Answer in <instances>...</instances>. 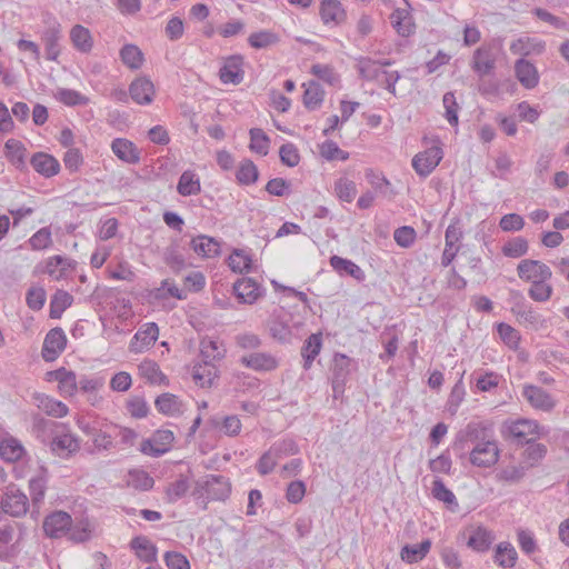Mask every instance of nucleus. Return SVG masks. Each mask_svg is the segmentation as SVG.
Listing matches in <instances>:
<instances>
[{
  "mask_svg": "<svg viewBox=\"0 0 569 569\" xmlns=\"http://www.w3.org/2000/svg\"><path fill=\"white\" fill-rule=\"evenodd\" d=\"M357 369V362L345 353H336L331 366V387L333 398L338 399L345 392L350 373Z\"/></svg>",
  "mask_w": 569,
  "mask_h": 569,
  "instance_id": "nucleus-1",
  "label": "nucleus"
},
{
  "mask_svg": "<svg viewBox=\"0 0 569 569\" xmlns=\"http://www.w3.org/2000/svg\"><path fill=\"white\" fill-rule=\"evenodd\" d=\"M28 497L13 483L6 487L0 500V508L4 513L19 518L28 511Z\"/></svg>",
  "mask_w": 569,
  "mask_h": 569,
  "instance_id": "nucleus-2",
  "label": "nucleus"
},
{
  "mask_svg": "<svg viewBox=\"0 0 569 569\" xmlns=\"http://www.w3.org/2000/svg\"><path fill=\"white\" fill-rule=\"evenodd\" d=\"M48 446L52 453L60 458H69L80 450V441L73 436L66 425L56 432Z\"/></svg>",
  "mask_w": 569,
  "mask_h": 569,
  "instance_id": "nucleus-3",
  "label": "nucleus"
},
{
  "mask_svg": "<svg viewBox=\"0 0 569 569\" xmlns=\"http://www.w3.org/2000/svg\"><path fill=\"white\" fill-rule=\"evenodd\" d=\"M173 440L174 436L171 430H157L151 438L141 442L140 451L157 458L170 450Z\"/></svg>",
  "mask_w": 569,
  "mask_h": 569,
  "instance_id": "nucleus-4",
  "label": "nucleus"
},
{
  "mask_svg": "<svg viewBox=\"0 0 569 569\" xmlns=\"http://www.w3.org/2000/svg\"><path fill=\"white\" fill-rule=\"evenodd\" d=\"M518 277L527 282L550 280L552 277L551 269L543 262L532 259H523L517 266Z\"/></svg>",
  "mask_w": 569,
  "mask_h": 569,
  "instance_id": "nucleus-5",
  "label": "nucleus"
},
{
  "mask_svg": "<svg viewBox=\"0 0 569 569\" xmlns=\"http://www.w3.org/2000/svg\"><path fill=\"white\" fill-rule=\"evenodd\" d=\"M44 23L46 28L41 33V40L46 48L47 59L56 61L60 54L61 24L51 17Z\"/></svg>",
  "mask_w": 569,
  "mask_h": 569,
  "instance_id": "nucleus-6",
  "label": "nucleus"
},
{
  "mask_svg": "<svg viewBox=\"0 0 569 569\" xmlns=\"http://www.w3.org/2000/svg\"><path fill=\"white\" fill-rule=\"evenodd\" d=\"M442 149L433 146L412 159V167L420 177L429 176L442 159Z\"/></svg>",
  "mask_w": 569,
  "mask_h": 569,
  "instance_id": "nucleus-7",
  "label": "nucleus"
},
{
  "mask_svg": "<svg viewBox=\"0 0 569 569\" xmlns=\"http://www.w3.org/2000/svg\"><path fill=\"white\" fill-rule=\"evenodd\" d=\"M67 345V337L64 331L57 327L51 329L44 338L42 346V358L47 362L54 361L59 355L64 350Z\"/></svg>",
  "mask_w": 569,
  "mask_h": 569,
  "instance_id": "nucleus-8",
  "label": "nucleus"
},
{
  "mask_svg": "<svg viewBox=\"0 0 569 569\" xmlns=\"http://www.w3.org/2000/svg\"><path fill=\"white\" fill-rule=\"evenodd\" d=\"M72 526L71 516L66 511H54L43 520V531L50 538H60L70 530Z\"/></svg>",
  "mask_w": 569,
  "mask_h": 569,
  "instance_id": "nucleus-9",
  "label": "nucleus"
},
{
  "mask_svg": "<svg viewBox=\"0 0 569 569\" xmlns=\"http://www.w3.org/2000/svg\"><path fill=\"white\" fill-rule=\"evenodd\" d=\"M498 458L499 450L495 441L478 442L470 452V461L477 467H491L498 461Z\"/></svg>",
  "mask_w": 569,
  "mask_h": 569,
  "instance_id": "nucleus-10",
  "label": "nucleus"
},
{
  "mask_svg": "<svg viewBox=\"0 0 569 569\" xmlns=\"http://www.w3.org/2000/svg\"><path fill=\"white\" fill-rule=\"evenodd\" d=\"M508 432L518 443H530L539 436V426L533 420L520 419L508 426Z\"/></svg>",
  "mask_w": 569,
  "mask_h": 569,
  "instance_id": "nucleus-11",
  "label": "nucleus"
},
{
  "mask_svg": "<svg viewBox=\"0 0 569 569\" xmlns=\"http://www.w3.org/2000/svg\"><path fill=\"white\" fill-rule=\"evenodd\" d=\"M522 396L533 408L542 411H551L556 406L553 398L538 386H526Z\"/></svg>",
  "mask_w": 569,
  "mask_h": 569,
  "instance_id": "nucleus-12",
  "label": "nucleus"
},
{
  "mask_svg": "<svg viewBox=\"0 0 569 569\" xmlns=\"http://www.w3.org/2000/svg\"><path fill=\"white\" fill-rule=\"evenodd\" d=\"M291 316L286 312L282 308L274 310L270 320L269 329L271 336L281 341L287 342L290 340L292 332L289 326Z\"/></svg>",
  "mask_w": 569,
  "mask_h": 569,
  "instance_id": "nucleus-13",
  "label": "nucleus"
},
{
  "mask_svg": "<svg viewBox=\"0 0 569 569\" xmlns=\"http://www.w3.org/2000/svg\"><path fill=\"white\" fill-rule=\"evenodd\" d=\"M243 60L241 56H231L226 59L219 70L220 80L223 83L239 84L243 80Z\"/></svg>",
  "mask_w": 569,
  "mask_h": 569,
  "instance_id": "nucleus-14",
  "label": "nucleus"
},
{
  "mask_svg": "<svg viewBox=\"0 0 569 569\" xmlns=\"http://www.w3.org/2000/svg\"><path fill=\"white\" fill-rule=\"evenodd\" d=\"M496 64L495 53L490 46H481L475 52L472 57V69L480 77L489 74Z\"/></svg>",
  "mask_w": 569,
  "mask_h": 569,
  "instance_id": "nucleus-15",
  "label": "nucleus"
},
{
  "mask_svg": "<svg viewBox=\"0 0 569 569\" xmlns=\"http://www.w3.org/2000/svg\"><path fill=\"white\" fill-rule=\"evenodd\" d=\"M129 94L139 104L151 103L154 94L152 81L146 77L134 79L129 87Z\"/></svg>",
  "mask_w": 569,
  "mask_h": 569,
  "instance_id": "nucleus-16",
  "label": "nucleus"
},
{
  "mask_svg": "<svg viewBox=\"0 0 569 569\" xmlns=\"http://www.w3.org/2000/svg\"><path fill=\"white\" fill-rule=\"evenodd\" d=\"M62 423L43 418L40 415L32 416V431L43 445H48Z\"/></svg>",
  "mask_w": 569,
  "mask_h": 569,
  "instance_id": "nucleus-17",
  "label": "nucleus"
},
{
  "mask_svg": "<svg viewBox=\"0 0 569 569\" xmlns=\"http://www.w3.org/2000/svg\"><path fill=\"white\" fill-rule=\"evenodd\" d=\"M233 292L242 303H253L262 293L260 286L251 278L236 281Z\"/></svg>",
  "mask_w": 569,
  "mask_h": 569,
  "instance_id": "nucleus-18",
  "label": "nucleus"
},
{
  "mask_svg": "<svg viewBox=\"0 0 569 569\" xmlns=\"http://www.w3.org/2000/svg\"><path fill=\"white\" fill-rule=\"evenodd\" d=\"M204 490L209 499L224 500L229 497L231 486L223 476L210 475L204 482Z\"/></svg>",
  "mask_w": 569,
  "mask_h": 569,
  "instance_id": "nucleus-19",
  "label": "nucleus"
},
{
  "mask_svg": "<svg viewBox=\"0 0 569 569\" xmlns=\"http://www.w3.org/2000/svg\"><path fill=\"white\" fill-rule=\"evenodd\" d=\"M30 163L38 173L46 178L56 176L60 170L59 161L53 156L44 152L34 153Z\"/></svg>",
  "mask_w": 569,
  "mask_h": 569,
  "instance_id": "nucleus-20",
  "label": "nucleus"
},
{
  "mask_svg": "<svg viewBox=\"0 0 569 569\" xmlns=\"http://www.w3.org/2000/svg\"><path fill=\"white\" fill-rule=\"evenodd\" d=\"M515 72L519 82L526 89L535 88L539 82V76L536 67L525 59H519L515 64Z\"/></svg>",
  "mask_w": 569,
  "mask_h": 569,
  "instance_id": "nucleus-21",
  "label": "nucleus"
},
{
  "mask_svg": "<svg viewBox=\"0 0 569 569\" xmlns=\"http://www.w3.org/2000/svg\"><path fill=\"white\" fill-rule=\"evenodd\" d=\"M111 149L124 162L134 164L140 161V151L130 140L117 138L112 141Z\"/></svg>",
  "mask_w": 569,
  "mask_h": 569,
  "instance_id": "nucleus-22",
  "label": "nucleus"
},
{
  "mask_svg": "<svg viewBox=\"0 0 569 569\" xmlns=\"http://www.w3.org/2000/svg\"><path fill=\"white\" fill-rule=\"evenodd\" d=\"M203 363L193 367L192 378L197 385L202 388L211 387L213 380L218 377V370L212 360L202 359Z\"/></svg>",
  "mask_w": 569,
  "mask_h": 569,
  "instance_id": "nucleus-23",
  "label": "nucleus"
},
{
  "mask_svg": "<svg viewBox=\"0 0 569 569\" xmlns=\"http://www.w3.org/2000/svg\"><path fill=\"white\" fill-rule=\"evenodd\" d=\"M320 16L325 24L341 23L346 19V11L339 0H322Z\"/></svg>",
  "mask_w": 569,
  "mask_h": 569,
  "instance_id": "nucleus-24",
  "label": "nucleus"
},
{
  "mask_svg": "<svg viewBox=\"0 0 569 569\" xmlns=\"http://www.w3.org/2000/svg\"><path fill=\"white\" fill-rule=\"evenodd\" d=\"M131 549L136 551L137 557L148 563L157 560V547L143 536L133 538L130 542Z\"/></svg>",
  "mask_w": 569,
  "mask_h": 569,
  "instance_id": "nucleus-25",
  "label": "nucleus"
},
{
  "mask_svg": "<svg viewBox=\"0 0 569 569\" xmlns=\"http://www.w3.org/2000/svg\"><path fill=\"white\" fill-rule=\"evenodd\" d=\"M241 362L244 366H247L248 368H251V369L258 370V371L273 370L278 366V361L274 357H272L269 353H262V352H254L247 357H242Z\"/></svg>",
  "mask_w": 569,
  "mask_h": 569,
  "instance_id": "nucleus-26",
  "label": "nucleus"
},
{
  "mask_svg": "<svg viewBox=\"0 0 569 569\" xmlns=\"http://www.w3.org/2000/svg\"><path fill=\"white\" fill-rule=\"evenodd\" d=\"M26 148L16 139H9L4 144V156L17 169L26 168Z\"/></svg>",
  "mask_w": 569,
  "mask_h": 569,
  "instance_id": "nucleus-27",
  "label": "nucleus"
},
{
  "mask_svg": "<svg viewBox=\"0 0 569 569\" xmlns=\"http://www.w3.org/2000/svg\"><path fill=\"white\" fill-rule=\"evenodd\" d=\"M322 347V336L321 333H312L309 336L306 341L303 342V346L301 348V356L305 360L303 368L308 370L315 358L319 355Z\"/></svg>",
  "mask_w": 569,
  "mask_h": 569,
  "instance_id": "nucleus-28",
  "label": "nucleus"
},
{
  "mask_svg": "<svg viewBox=\"0 0 569 569\" xmlns=\"http://www.w3.org/2000/svg\"><path fill=\"white\" fill-rule=\"evenodd\" d=\"M330 264L340 274H348L358 281L365 280L363 270L351 260L341 258L339 256H332L330 258Z\"/></svg>",
  "mask_w": 569,
  "mask_h": 569,
  "instance_id": "nucleus-29",
  "label": "nucleus"
},
{
  "mask_svg": "<svg viewBox=\"0 0 569 569\" xmlns=\"http://www.w3.org/2000/svg\"><path fill=\"white\" fill-rule=\"evenodd\" d=\"M431 548L429 539L422 540L418 545H406L402 547L400 556L401 559L408 563H415L423 559Z\"/></svg>",
  "mask_w": 569,
  "mask_h": 569,
  "instance_id": "nucleus-30",
  "label": "nucleus"
},
{
  "mask_svg": "<svg viewBox=\"0 0 569 569\" xmlns=\"http://www.w3.org/2000/svg\"><path fill=\"white\" fill-rule=\"evenodd\" d=\"M177 191L183 197L200 193L201 184L197 174L190 170L182 172L177 184Z\"/></svg>",
  "mask_w": 569,
  "mask_h": 569,
  "instance_id": "nucleus-31",
  "label": "nucleus"
},
{
  "mask_svg": "<svg viewBox=\"0 0 569 569\" xmlns=\"http://www.w3.org/2000/svg\"><path fill=\"white\" fill-rule=\"evenodd\" d=\"M70 39L73 47L80 52L87 53L92 49L93 41L89 29L76 24L70 31Z\"/></svg>",
  "mask_w": 569,
  "mask_h": 569,
  "instance_id": "nucleus-32",
  "label": "nucleus"
},
{
  "mask_svg": "<svg viewBox=\"0 0 569 569\" xmlns=\"http://www.w3.org/2000/svg\"><path fill=\"white\" fill-rule=\"evenodd\" d=\"M191 247L196 253L203 257H214L220 253V243L208 236H198L192 239Z\"/></svg>",
  "mask_w": 569,
  "mask_h": 569,
  "instance_id": "nucleus-33",
  "label": "nucleus"
},
{
  "mask_svg": "<svg viewBox=\"0 0 569 569\" xmlns=\"http://www.w3.org/2000/svg\"><path fill=\"white\" fill-rule=\"evenodd\" d=\"M390 22L398 34L409 37L413 30V23L408 11L405 9H396L390 14Z\"/></svg>",
  "mask_w": 569,
  "mask_h": 569,
  "instance_id": "nucleus-34",
  "label": "nucleus"
},
{
  "mask_svg": "<svg viewBox=\"0 0 569 569\" xmlns=\"http://www.w3.org/2000/svg\"><path fill=\"white\" fill-rule=\"evenodd\" d=\"M518 559V553L510 542H500L495 552V562L502 568H512Z\"/></svg>",
  "mask_w": 569,
  "mask_h": 569,
  "instance_id": "nucleus-35",
  "label": "nucleus"
},
{
  "mask_svg": "<svg viewBox=\"0 0 569 569\" xmlns=\"http://www.w3.org/2000/svg\"><path fill=\"white\" fill-rule=\"evenodd\" d=\"M323 97L325 91L321 86L316 81H310L303 92V104L309 110H316L321 106Z\"/></svg>",
  "mask_w": 569,
  "mask_h": 569,
  "instance_id": "nucleus-36",
  "label": "nucleus"
},
{
  "mask_svg": "<svg viewBox=\"0 0 569 569\" xmlns=\"http://www.w3.org/2000/svg\"><path fill=\"white\" fill-rule=\"evenodd\" d=\"M258 178L259 171L257 166L250 159L242 160L236 172L238 183L243 186L253 184L258 181Z\"/></svg>",
  "mask_w": 569,
  "mask_h": 569,
  "instance_id": "nucleus-37",
  "label": "nucleus"
},
{
  "mask_svg": "<svg viewBox=\"0 0 569 569\" xmlns=\"http://www.w3.org/2000/svg\"><path fill=\"white\" fill-rule=\"evenodd\" d=\"M432 497L447 505L450 510L458 508V501L451 490H449L440 478L433 480Z\"/></svg>",
  "mask_w": 569,
  "mask_h": 569,
  "instance_id": "nucleus-38",
  "label": "nucleus"
},
{
  "mask_svg": "<svg viewBox=\"0 0 569 569\" xmlns=\"http://www.w3.org/2000/svg\"><path fill=\"white\" fill-rule=\"evenodd\" d=\"M73 298L70 293L63 290H58L50 301V318H61L63 311L71 306Z\"/></svg>",
  "mask_w": 569,
  "mask_h": 569,
  "instance_id": "nucleus-39",
  "label": "nucleus"
},
{
  "mask_svg": "<svg viewBox=\"0 0 569 569\" xmlns=\"http://www.w3.org/2000/svg\"><path fill=\"white\" fill-rule=\"evenodd\" d=\"M157 410L167 416H173L181 411L180 401L176 395L162 393L154 401Z\"/></svg>",
  "mask_w": 569,
  "mask_h": 569,
  "instance_id": "nucleus-40",
  "label": "nucleus"
},
{
  "mask_svg": "<svg viewBox=\"0 0 569 569\" xmlns=\"http://www.w3.org/2000/svg\"><path fill=\"white\" fill-rule=\"evenodd\" d=\"M23 452L21 443L13 438L4 439L0 443V457L7 462H16L22 457Z\"/></svg>",
  "mask_w": 569,
  "mask_h": 569,
  "instance_id": "nucleus-41",
  "label": "nucleus"
},
{
  "mask_svg": "<svg viewBox=\"0 0 569 569\" xmlns=\"http://www.w3.org/2000/svg\"><path fill=\"white\" fill-rule=\"evenodd\" d=\"M121 61L130 69L137 70L143 63V53L134 44H126L120 50Z\"/></svg>",
  "mask_w": 569,
  "mask_h": 569,
  "instance_id": "nucleus-42",
  "label": "nucleus"
},
{
  "mask_svg": "<svg viewBox=\"0 0 569 569\" xmlns=\"http://www.w3.org/2000/svg\"><path fill=\"white\" fill-rule=\"evenodd\" d=\"M249 44L254 49H266L279 42V36L270 30L253 32L248 38Z\"/></svg>",
  "mask_w": 569,
  "mask_h": 569,
  "instance_id": "nucleus-43",
  "label": "nucleus"
},
{
  "mask_svg": "<svg viewBox=\"0 0 569 569\" xmlns=\"http://www.w3.org/2000/svg\"><path fill=\"white\" fill-rule=\"evenodd\" d=\"M139 371L152 385L167 382V377L160 371L159 366L151 360L142 361L139 365Z\"/></svg>",
  "mask_w": 569,
  "mask_h": 569,
  "instance_id": "nucleus-44",
  "label": "nucleus"
},
{
  "mask_svg": "<svg viewBox=\"0 0 569 569\" xmlns=\"http://www.w3.org/2000/svg\"><path fill=\"white\" fill-rule=\"evenodd\" d=\"M492 542L491 533L485 528H477L468 539V546L476 551H486Z\"/></svg>",
  "mask_w": 569,
  "mask_h": 569,
  "instance_id": "nucleus-45",
  "label": "nucleus"
},
{
  "mask_svg": "<svg viewBox=\"0 0 569 569\" xmlns=\"http://www.w3.org/2000/svg\"><path fill=\"white\" fill-rule=\"evenodd\" d=\"M528 241L523 237H516L507 241L501 251L508 258H520L528 252Z\"/></svg>",
  "mask_w": 569,
  "mask_h": 569,
  "instance_id": "nucleus-46",
  "label": "nucleus"
},
{
  "mask_svg": "<svg viewBox=\"0 0 569 569\" xmlns=\"http://www.w3.org/2000/svg\"><path fill=\"white\" fill-rule=\"evenodd\" d=\"M552 286L548 280L533 281L528 290L529 297L537 302H546L552 296Z\"/></svg>",
  "mask_w": 569,
  "mask_h": 569,
  "instance_id": "nucleus-47",
  "label": "nucleus"
},
{
  "mask_svg": "<svg viewBox=\"0 0 569 569\" xmlns=\"http://www.w3.org/2000/svg\"><path fill=\"white\" fill-rule=\"evenodd\" d=\"M250 149L261 156H266L269 151V138L262 129L252 128L250 130Z\"/></svg>",
  "mask_w": 569,
  "mask_h": 569,
  "instance_id": "nucleus-48",
  "label": "nucleus"
},
{
  "mask_svg": "<svg viewBox=\"0 0 569 569\" xmlns=\"http://www.w3.org/2000/svg\"><path fill=\"white\" fill-rule=\"evenodd\" d=\"M480 433L481 431L477 428V426L469 423L466 430L458 432L453 443V450L463 451L466 449V443H473L479 440Z\"/></svg>",
  "mask_w": 569,
  "mask_h": 569,
  "instance_id": "nucleus-49",
  "label": "nucleus"
},
{
  "mask_svg": "<svg viewBox=\"0 0 569 569\" xmlns=\"http://www.w3.org/2000/svg\"><path fill=\"white\" fill-rule=\"evenodd\" d=\"M335 191L341 201L351 202L357 193L356 183L347 178H340L335 183Z\"/></svg>",
  "mask_w": 569,
  "mask_h": 569,
  "instance_id": "nucleus-50",
  "label": "nucleus"
},
{
  "mask_svg": "<svg viewBox=\"0 0 569 569\" xmlns=\"http://www.w3.org/2000/svg\"><path fill=\"white\" fill-rule=\"evenodd\" d=\"M269 450L277 459H281L287 456L297 455L299 452V447L295 440L287 438L274 442Z\"/></svg>",
  "mask_w": 569,
  "mask_h": 569,
  "instance_id": "nucleus-51",
  "label": "nucleus"
},
{
  "mask_svg": "<svg viewBox=\"0 0 569 569\" xmlns=\"http://www.w3.org/2000/svg\"><path fill=\"white\" fill-rule=\"evenodd\" d=\"M251 258L243 250L236 249L229 257V267L236 272H249L251 269Z\"/></svg>",
  "mask_w": 569,
  "mask_h": 569,
  "instance_id": "nucleus-52",
  "label": "nucleus"
},
{
  "mask_svg": "<svg viewBox=\"0 0 569 569\" xmlns=\"http://www.w3.org/2000/svg\"><path fill=\"white\" fill-rule=\"evenodd\" d=\"M358 70L360 77L366 80L378 79L383 71L378 67V62L370 58H360L358 61Z\"/></svg>",
  "mask_w": 569,
  "mask_h": 569,
  "instance_id": "nucleus-53",
  "label": "nucleus"
},
{
  "mask_svg": "<svg viewBox=\"0 0 569 569\" xmlns=\"http://www.w3.org/2000/svg\"><path fill=\"white\" fill-rule=\"evenodd\" d=\"M320 154L329 161H345L349 158V153L340 149L339 146L332 140H327L320 146Z\"/></svg>",
  "mask_w": 569,
  "mask_h": 569,
  "instance_id": "nucleus-54",
  "label": "nucleus"
},
{
  "mask_svg": "<svg viewBox=\"0 0 569 569\" xmlns=\"http://www.w3.org/2000/svg\"><path fill=\"white\" fill-rule=\"evenodd\" d=\"M129 485L134 489L149 490L153 487V478L143 470H133L129 472Z\"/></svg>",
  "mask_w": 569,
  "mask_h": 569,
  "instance_id": "nucleus-55",
  "label": "nucleus"
},
{
  "mask_svg": "<svg viewBox=\"0 0 569 569\" xmlns=\"http://www.w3.org/2000/svg\"><path fill=\"white\" fill-rule=\"evenodd\" d=\"M59 391L63 397H72L78 390V382L76 378V373L70 370H64V375H62L59 383Z\"/></svg>",
  "mask_w": 569,
  "mask_h": 569,
  "instance_id": "nucleus-56",
  "label": "nucleus"
},
{
  "mask_svg": "<svg viewBox=\"0 0 569 569\" xmlns=\"http://www.w3.org/2000/svg\"><path fill=\"white\" fill-rule=\"evenodd\" d=\"M223 350H220L218 342L211 339H202L200 342V355L202 359L219 360L223 358Z\"/></svg>",
  "mask_w": 569,
  "mask_h": 569,
  "instance_id": "nucleus-57",
  "label": "nucleus"
},
{
  "mask_svg": "<svg viewBox=\"0 0 569 569\" xmlns=\"http://www.w3.org/2000/svg\"><path fill=\"white\" fill-rule=\"evenodd\" d=\"M279 157L281 162L290 168L296 167L300 161L298 149L291 142H287L280 147Z\"/></svg>",
  "mask_w": 569,
  "mask_h": 569,
  "instance_id": "nucleus-58",
  "label": "nucleus"
},
{
  "mask_svg": "<svg viewBox=\"0 0 569 569\" xmlns=\"http://www.w3.org/2000/svg\"><path fill=\"white\" fill-rule=\"evenodd\" d=\"M189 489L188 479L183 476H180L174 482L170 483L167 488V496L170 502H176L181 499Z\"/></svg>",
  "mask_w": 569,
  "mask_h": 569,
  "instance_id": "nucleus-59",
  "label": "nucleus"
},
{
  "mask_svg": "<svg viewBox=\"0 0 569 569\" xmlns=\"http://www.w3.org/2000/svg\"><path fill=\"white\" fill-rule=\"evenodd\" d=\"M46 480L42 477L32 478L29 481L31 501L34 507H39L46 493Z\"/></svg>",
  "mask_w": 569,
  "mask_h": 569,
  "instance_id": "nucleus-60",
  "label": "nucleus"
},
{
  "mask_svg": "<svg viewBox=\"0 0 569 569\" xmlns=\"http://www.w3.org/2000/svg\"><path fill=\"white\" fill-rule=\"evenodd\" d=\"M446 109L445 117L451 126L458 124V103L452 92H446L442 98Z\"/></svg>",
  "mask_w": 569,
  "mask_h": 569,
  "instance_id": "nucleus-61",
  "label": "nucleus"
},
{
  "mask_svg": "<svg viewBox=\"0 0 569 569\" xmlns=\"http://www.w3.org/2000/svg\"><path fill=\"white\" fill-rule=\"evenodd\" d=\"M393 238L401 248H410L416 240V230L409 226L400 227L395 230Z\"/></svg>",
  "mask_w": 569,
  "mask_h": 569,
  "instance_id": "nucleus-62",
  "label": "nucleus"
},
{
  "mask_svg": "<svg viewBox=\"0 0 569 569\" xmlns=\"http://www.w3.org/2000/svg\"><path fill=\"white\" fill-rule=\"evenodd\" d=\"M46 297L47 295L43 288L32 287L27 292L26 302L30 309L40 310L44 306Z\"/></svg>",
  "mask_w": 569,
  "mask_h": 569,
  "instance_id": "nucleus-63",
  "label": "nucleus"
},
{
  "mask_svg": "<svg viewBox=\"0 0 569 569\" xmlns=\"http://www.w3.org/2000/svg\"><path fill=\"white\" fill-rule=\"evenodd\" d=\"M164 562L168 569H190L187 557L178 551H167Z\"/></svg>",
  "mask_w": 569,
  "mask_h": 569,
  "instance_id": "nucleus-64",
  "label": "nucleus"
}]
</instances>
